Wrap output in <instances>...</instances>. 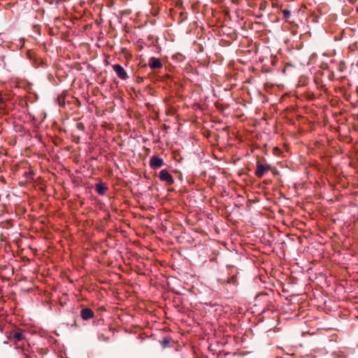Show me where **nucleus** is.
I'll return each instance as SVG.
<instances>
[{
    "label": "nucleus",
    "instance_id": "1",
    "mask_svg": "<svg viewBox=\"0 0 358 358\" xmlns=\"http://www.w3.org/2000/svg\"><path fill=\"white\" fill-rule=\"evenodd\" d=\"M8 338L10 340L13 341V345L15 348H19V344L21 343H24L26 341L24 331L21 329H17L14 331H11L8 333Z\"/></svg>",
    "mask_w": 358,
    "mask_h": 358
},
{
    "label": "nucleus",
    "instance_id": "2",
    "mask_svg": "<svg viewBox=\"0 0 358 358\" xmlns=\"http://www.w3.org/2000/svg\"><path fill=\"white\" fill-rule=\"evenodd\" d=\"M17 349L21 351L22 355L24 356V358H34L36 357L31 349V346L28 341H26L24 343H20L19 348Z\"/></svg>",
    "mask_w": 358,
    "mask_h": 358
},
{
    "label": "nucleus",
    "instance_id": "3",
    "mask_svg": "<svg viewBox=\"0 0 358 358\" xmlns=\"http://www.w3.org/2000/svg\"><path fill=\"white\" fill-rule=\"evenodd\" d=\"M256 167L255 175L257 178H262L271 169L270 165L263 164L259 162H257Z\"/></svg>",
    "mask_w": 358,
    "mask_h": 358
},
{
    "label": "nucleus",
    "instance_id": "4",
    "mask_svg": "<svg viewBox=\"0 0 358 358\" xmlns=\"http://www.w3.org/2000/svg\"><path fill=\"white\" fill-rule=\"evenodd\" d=\"M159 177L160 180L166 182L169 184H173L174 182L173 176L166 169L162 170L159 172Z\"/></svg>",
    "mask_w": 358,
    "mask_h": 358
},
{
    "label": "nucleus",
    "instance_id": "5",
    "mask_svg": "<svg viewBox=\"0 0 358 358\" xmlns=\"http://www.w3.org/2000/svg\"><path fill=\"white\" fill-rule=\"evenodd\" d=\"M113 69L120 79L126 80L128 78L127 72L121 65L115 64L113 66Z\"/></svg>",
    "mask_w": 358,
    "mask_h": 358
},
{
    "label": "nucleus",
    "instance_id": "6",
    "mask_svg": "<svg viewBox=\"0 0 358 358\" xmlns=\"http://www.w3.org/2000/svg\"><path fill=\"white\" fill-rule=\"evenodd\" d=\"M164 164V161L162 158L157 156H152L150 160V166L152 169L160 168Z\"/></svg>",
    "mask_w": 358,
    "mask_h": 358
},
{
    "label": "nucleus",
    "instance_id": "7",
    "mask_svg": "<svg viewBox=\"0 0 358 358\" xmlns=\"http://www.w3.org/2000/svg\"><path fill=\"white\" fill-rule=\"evenodd\" d=\"M148 65H149L150 68L152 69H161L162 67V64L161 61L159 60V59L154 57H151L149 59Z\"/></svg>",
    "mask_w": 358,
    "mask_h": 358
},
{
    "label": "nucleus",
    "instance_id": "8",
    "mask_svg": "<svg viewBox=\"0 0 358 358\" xmlns=\"http://www.w3.org/2000/svg\"><path fill=\"white\" fill-rule=\"evenodd\" d=\"M80 315L84 320H88L94 317V313L90 308H83L81 310Z\"/></svg>",
    "mask_w": 358,
    "mask_h": 358
},
{
    "label": "nucleus",
    "instance_id": "9",
    "mask_svg": "<svg viewBox=\"0 0 358 358\" xmlns=\"http://www.w3.org/2000/svg\"><path fill=\"white\" fill-rule=\"evenodd\" d=\"M95 189L99 194L103 195L107 190V187L103 183H98L96 185Z\"/></svg>",
    "mask_w": 358,
    "mask_h": 358
},
{
    "label": "nucleus",
    "instance_id": "10",
    "mask_svg": "<svg viewBox=\"0 0 358 358\" xmlns=\"http://www.w3.org/2000/svg\"><path fill=\"white\" fill-rule=\"evenodd\" d=\"M77 127L80 130H84L85 129L84 124L83 123L77 124Z\"/></svg>",
    "mask_w": 358,
    "mask_h": 358
}]
</instances>
